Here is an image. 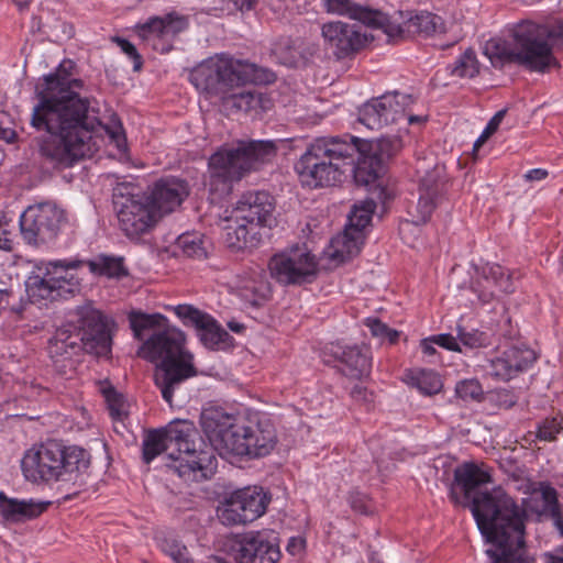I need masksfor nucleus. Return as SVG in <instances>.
<instances>
[{
    "instance_id": "obj_16",
    "label": "nucleus",
    "mask_w": 563,
    "mask_h": 563,
    "mask_svg": "<svg viewBox=\"0 0 563 563\" xmlns=\"http://www.w3.org/2000/svg\"><path fill=\"white\" fill-rule=\"evenodd\" d=\"M413 102L410 95L389 91L372 98L358 109V121L371 130H378L405 118L406 109Z\"/></svg>"
},
{
    "instance_id": "obj_46",
    "label": "nucleus",
    "mask_w": 563,
    "mask_h": 563,
    "mask_svg": "<svg viewBox=\"0 0 563 563\" xmlns=\"http://www.w3.org/2000/svg\"><path fill=\"white\" fill-rule=\"evenodd\" d=\"M563 431V417L547 418L538 428L537 438L541 441H555L556 435Z\"/></svg>"
},
{
    "instance_id": "obj_43",
    "label": "nucleus",
    "mask_w": 563,
    "mask_h": 563,
    "mask_svg": "<svg viewBox=\"0 0 563 563\" xmlns=\"http://www.w3.org/2000/svg\"><path fill=\"white\" fill-rule=\"evenodd\" d=\"M455 396L464 402H481L484 399V390L477 379H463L456 383Z\"/></svg>"
},
{
    "instance_id": "obj_57",
    "label": "nucleus",
    "mask_w": 563,
    "mask_h": 563,
    "mask_svg": "<svg viewBox=\"0 0 563 563\" xmlns=\"http://www.w3.org/2000/svg\"><path fill=\"white\" fill-rule=\"evenodd\" d=\"M13 297V290L9 282L0 276V312L9 307Z\"/></svg>"
},
{
    "instance_id": "obj_15",
    "label": "nucleus",
    "mask_w": 563,
    "mask_h": 563,
    "mask_svg": "<svg viewBox=\"0 0 563 563\" xmlns=\"http://www.w3.org/2000/svg\"><path fill=\"white\" fill-rule=\"evenodd\" d=\"M271 499V494L261 486L243 487L225 497L218 517L227 526L245 525L262 517Z\"/></svg>"
},
{
    "instance_id": "obj_35",
    "label": "nucleus",
    "mask_w": 563,
    "mask_h": 563,
    "mask_svg": "<svg viewBox=\"0 0 563 563\" xmlns=\"http://www.w3.org/2000/svg\"><path fill=\"white\" fill-rule=\"evenodd\" d=\"M272 55L284 66L297 67L299 65L297 38L280 36L273 43Z\"/></svg>"
},
{
    "instance_id": "obj_54",
    "label": "nucleus",
    "mask_w": 563,
    "mask_h": 563,
    "mask_svg": "<svg viewBox=\"0 0 563 563\" xmlns=\"http://www.w3.org/2000/svg\"><path fill=\"white\" fill-rule=\"evenodd\" d=\"M431 336L433 338L437 345L449 351L462 352L457 335L454 336L451 333H441Z\"/></svg>"
},
{
    "instance_id": "obj_31",
    "label": "nucleus",
    "mask_w": 563,
    "mask_h": 563,
    "mask_svg": "<svg viewBox=\"0 0 563 563\" xmlns=\"http://www.w3.org/2000/svg\"><path fill=\"white\" fill-rule=\"evenodd\" d=\"M90 273L109 278L121 279L129 275V271L124 265V258L120 256H110L100 254L95 260L85 262Z\"/></svg>"
},
{
    "instance_id": "obj_18",
    "label": "nucleus",
    "mask_w": 563,
    "mask_h": 563,
    "mask_svg": "<svg viewBox=\"0 0 563 563\" xmlns=\"http://www.w3.org/2000/svg\"><path fill=\"white\" fill-rule=\"evenodd\" d=\"M537 358L534 350L526 344H511L488 360L486 371L496 379L509 382L529 369Z\"/></svg>"
},
{
    "instance_id": "obj_2",
    "label": "nucleus",
    "mask_w": 563,
    "mask_h": 563,
    "mask_svg": "<svg viewBox=\"0 0 563 563\" xmlns=\"http://www.w3.org/2000/svg\"><path fill=\"white\" fill-rule=\"evenodd\" d=\"M62 67L44 77L42 89L36 88L38 102L31 125L48 134L40 142L41 155L56 166L71 167L97 151L95 131L101 122L90 115L93 108L89 98L76 91L84 86L82 80L62 74Z\"/></svg>"
},
{
    "instance_id": "obj_12",
    "label": "nucleus",
    "mask_w": 563,
    "mask_h": 563,
    "mask_svg": "<svg viewBox=\"0 0 563 563\" xmlns=\"http://www.w3.org/2000/svg\"><path fill=\"white\" fill-rule=\"evenodd\" d=\"M67 212L52 201L29 206L20 216L23 241L32 246L52 244L67 224Z\"/></svg>"
},
{
    "instance_id": "obj_48",
    "label": "nucleus",
    "mask_w": 563,
    "mask_h": 563,
    "mask_svg": "<svg viewBox=\"0 0 563 563\" xmlns=\"http://www.w3.org/2000/svg\"><path fill=\"white\" fill-rule=\"evenodd\" d=\"M162 20L165 24L166 40L175 38L189 25L188 19L185 15H179L177 13H168L165 16H162Z\"/></svg>"
},
{
    "instance_id": "obj_13",
    "label": "nucleus",
    "mask_w": 563,
    "mask_h": 563,
    "mask_svg": "<svg viewBox=\"0 0 563 563\" xmlns=\"http://www.w3.org/2000/svg\"><path fill=\"white\" fill-rule=\"evenodd\" d=\"M229 454L236 456L263 457L277 444V432L273 421L260 412L242 416L235 426Z\"/></svg>"
},
{
    "instance_id": "obj_47",
    "label": "nucleus",
    "mask_w": 563,
    "mask_h": 563,
    "mask_svg": "<svg viewBox=\"0 0 563 563\" xmlns=\"http://www.w3.org/2000/svg\"><path fill=\"white\" fill-rule=\"evenodd\" d=\"M539 490L541 493L542 500V508L539 511L541 516H549L550 514L561 509L558 499V492L554 487L550 484L541 483Z\"/></svg>"
},
{
    "instance_id": "obj_63",
    "label": "nucleus",
    "mask_w": 563,
    "mask_h": 563,
    "mask_svg": "<svg viewBox=\"0 0 563 563\" xmlns=\"http://www.w3.org/2000/svg\"><path fill=\"white\" fill-rule=\"evenodd\" d=\"M549 175L548 170L547 169H543V168H533V169H530L526 175H525V178L528 180V181H536V180H542L544 178H547Z\"/></svg>"
},
{
    "instance_id": "obj_41",
    "label": "nucleus",
    "mask_w": 563,
    "mask_h": 563,
    "mask_svg": "<svg viewBox=\"0 0 563 563\" xmlns=\"http://www.w3.org/2000/svg\"><path fill=\"white\" fill-rule=\"evenodd\" d=\"M177 244L188 257L197 260L207 257L205 240L199 233H184L177 239Z\"/></svg>"
},
{
    "instance_id": "obj_17",
    "label": "nucleus",
    "mask_w": 563,
    "mask_h": 563,
    "mask_svg": "<svg viewBox=\"0 0 563 563\" xmlns=\"http://www.w3.org/2000/svg\"><path fill=\"white\" fill-rule=\"evenodd\" d=\"M241 418L242 416L228 413L221 407L211 406L202 409L200 426L209 440V444L206 442L205 444L212 450L213 454L216 450L229 454L230 442L234 440L231 435L235 433V426Z\"/></svg>"
},
{
    "instance_id": "obj_33",
    "label": "nucleus",
    "mask_w": 563,
    "mask_h": 563,
    "mask_svg": "<svg viewBox=\"0 0 563 563\" xmlns=\"http://www.w3.org/2000/svg\"><path fill=\"white\" fill-rule=\"evenodd\" d=\"M408 382L417 387L419 391L427 396H432L438 394L442 387L443 383L438 373L430 369H419V371H409L407 374Z\"/></svg>"
},
{
    "instance_id": "obj_36",
    "label": "nucleus",
    "mask_w": 563,
    "mask_h": 563,
    "mask_svg": "<svg viewBox=\"0 0 563 563\" xmlns=\"http://www.w3.org/2000/svg\"><path fill=\"white\" fill-rule=\"evenodd\" d=\"M334 243L338 247H335L331 257L343 262L358 254L361 244L363 243V233L354 232L346 228L344 234L336 239Z\"/></svg>"
},
{
    "instance_id": "obj_40",
    "label": "nucleus",
    "mask_w": 563,
    "mask_h": 563,
    "mask_svg": "<svg viewBox=\"0 0 563 563\" xmlns=\"http://www.w3.org/2000/svg\"><path fill=\"white\" fill-rule=\"evenodd\" d=\"M460 346L475 350L487 347L492 344V335L488 332L478 329H466L462 325L456 328Z\"/></svg>"
},
{
    "instance_id": "obj_26",
    "label": "nucleus",
    "mask_w": 563,
    "mask_h": 563,
    "mask_svg": "<svg viewBox=\"0 0 563 563\" xmlns=\"http://www.w3.org/2000/svg\"><path fill=\"white\" fill-rule=\"evenodd\" d=\"M49 505V501L10 498L0 490V516L7 521L22 522L37 518Z\"/></svg>"
},
{
    "instance_id": "obj_27",
    "label": "nucleus",
    "mask_w": 563,
    "mask_h": 563,
    "mask_svg": "<svg viewBox=\"0 0 563 563\" xmlns=\"http://www.w3.org/2000/svg\"><path fill=\"white\" fill-rule=\"evenodd\" d=\"M401 29L399 34L387 35L389 40L405 38L410 34H418L423 36H432L446 32L443 19L434 13L421 11L411 15L402 24L393 21Z\"/></svg>"
},
{
    "instance_id": "obj_24",
    "label": "nucleus",
    "mask_w": 563,
    "mask_h": 563,
    "mask_svg": "<svg viewBox=\"0 0 563 563\" xmlns=\"http://www.w3.org/2000/svg\"><path fill=\"white\" fill-rule=\"evenodd\" d=\"M190 188L185 179L167 176L156 180L146 194L154 210L158 212L159 219L178 208L189 196Z\"/></svg>"
},
{
    "instance_id": "obj_1",
    "label": "nucleus",
    "mask_w": 563,
    "mask_h": 563,
    "mask_svg": "<svg viewBox=\"0 0 563 563\" xmlns=\"http://www.w3.org/2000/svg\"><path fill=\"white\" fill-rule=\"evenodd\" d=\"M401 147L400 139L382 136L363 140L353 135L320 136L314 139L295 164L302 185L310 188L334 186L347 173L357 186L368 187L372 197L355 203L349 213V225L363 233L371 223L378 200L385 203L389 194L379 181L386 173L387 162Z\"/></svg>"
},
{
    "instance_id": "obj_7",
    "label": "nucleus",
    "mask_w": 563,
    "mask_h": 563,
    "mask_svg": "<svg viewBox=\"0 0 563 563\" xmlns=\"http://www.w3.org/2000/svg\"><path fill=\"white\" fill-rule=\"evenodd\" d=\"M78 321L67 323L56 329L48 340V355L56 366L58 363L70 361L82 351L98 357L111 353V324L114 322L100 310L90 306L78 310Z\"/></svg>"
},
{
    "instance_id": "obj_23",
    "label": "nucleus",
    "mask_w": 563,
    "mask_h": 563,
    "mask_svg": "<svg viewBox=\"0 0 563 563\" xmlns=\"http://www.w3.org/2000/svg\"><path fill=\"white\" fill-rule=\"evenodd\" d=\"M274 197L265 190L244 192L236 201L233 212L236 221H243L260 230L274 221Z\"/></svg>"
},
{
    "instance_id": "obj_32",
    "label": "nucleus",
    "mask_w": 563,
    "mask_h": 563,
    "mask_svg": "<svg viewBox=\"0 0 563 563\" xmlns=\"http://www.w3.org/2000/svg\"><path fill=\"white\" fill-rule=\"evenodd\" d=\"M445 190V167L443 165H434L420 179L419 192L440 201Z\"/></svg>"
},
{
    "instance_id": "obj_64",
    "label": "nucleus",
    "mask_w": 563,
    "mask_h": 563,
    "mask_svg": "<svg viewBox=\"0 0 563 563\" xmlns=\"http://www.w3.org/2000/svg\"><path fill=\"white\" fill-rule=\"evenodd\" d=\"M548 517L553 520V523L556 527L560 536L563 537V515L561 509L550 514Z\"/></svg>"
},
{
    "instance_id": "obj_60",
    "label": "nucleus",
    "mask_w": 563,
    "mask_h": 563,
    "mask_svg": "<svg viewBox=\"0 0 563 563\" xmlns=\"http://www.w3.org/2000/svg\"><path fill=\"white\" fill-rule=\"evenodd\" d=\"M3 222L7 223L4 217L0 218V250L3 251H12L13 250V240L10 238V232L3 228Z\"/></svg>"
},
{
    "instance_id": "obj_61",
    "label": "nucleus",
    "mask_w": 563,
    "mask_h": 563,
    "mask_svg": "<svg viewBox=\"0 0 563 563\" xmlns=\"http://www.w3.org/2000/svg\"><path fill=\"white\" fill-rule=\"evenodd\" d=\"M227 3H232L234 9L240 11H250L255 8L257 0H222Z\"/></svg>"
},
{
    "instance_id": "obj_22",
    "label": "nucleus",
    "mask_w": 563,
    "mask_h": 563,
    "mask_svg": "<svg viewBox=\"0 0 563 563\" xmlns=\"http://www.w3.org/2000/svg\"><path fill=\"white\" fill-rule=\"evenodd\" d=\"M321 31L325 45L339 59L360 51L369 41L357 24L329 22L322 25Z\"/></svg>"
},
{
    "instance_id": "obj_59",
    "label": "nucleus",
    "mask_w": 563,
    "mask_h": 563,
    "mask_svg": "<svg viewBox=\"0 0 563 563\" xmlns=\"http://www.w3.org/2000/svg\"><path fill=\"white\" fill-rule=\"evenodd\" d=\"M434 345L435 342L432 336L424 338L420 341V349L423 355L430 358L431 363H435V357L438 356V351Z\"/></svg>"
},
{
    "instance_id": "obj_62",
    "label": "nucleus",
    "mask_w": 563,
    "mask_h": 563,
    "mask_svg": "<svg viewBox=\"0 0 563 563\" xmlns=\"http://www.w3.org/2000/svg\"><path fill=\"white\" fill-rule=\"evenodd\" d=\"M350 395L356 401H369L367 389L361 385L353 386Z\"/></svg>"
},
{
    "instance_id": "obj_55",
    "label": "nucleus",
    "mask_w": 563,
    "mask_h": 563,
    "mask_svg": "<svg viewBox=\"0 0 563 563\" xmlns=\"http://www.w3.org/2000/svg\"><path fill=\"white\" fill-rule=\"evenodd\" d=\"M366 325L369 328L371 333L373 336L380 339L382 341H385L386 334H388L389 327L382 322L377 318H368L366 320Z\"/></svg>"
},
{
    "instance_id": "obj_8",
    "label": "nucleus",
    "mask_w": 563,
    "mask_h": 563,
    "mask_svg": "<svg viewBox=\"0 0 563 563\" xmlns=\"http://www.w3.org/2000/svg\"><path fill=\"white\" fill-rule=\"evenodd\" d=\"M90 465V454L77 445L47 440L29 449L21 461L24 477L32 483L63 481L81 486Z\"/></svg>"
},
{
    "instance_id": "obj_5",
    "label": "nucleus",
    "mask_w": 563,
    "mask_h": 563,
    "mask_svg": "<svg viewBox=\"0 0 563 563\" xmlns=\"http://www.w3.org/2000/svg\"><path fill=\"white\" fill-rule=\"evenodd\" d=\"M172 445L178 456L169 453L166 466L185 482L205 481L216 472L217 457L190 420H174L165 428L148 430L142 443L143 462L150 464Z\"/></svg>"
},
{
    "instance_id": "obj_34",
    "label": "nucleus",
    "mask_w": 563,
    "mask_h": 563,
    "mask_svg": "<svg viewBox=\"0 0 563 563\" xmlns=\"http://www.w3.org/2000/svg\"><path fill=\"white\" fill-rule=\"evenodd\" d=\"M25 290L31 302H38L42 299L55 300L58 298L54 285H52L48 271L44 277L31 276L25 282Z\"/></svg>"
},
{
    "instance_id": "obj_6",
    "label": "nucleus",
    "mask_w": 563,
    "mask_h": 563,
    "mask_svg": "<svg viewBox=\"0 0 563 563\" xmlns=\"http://www.w3.org/2000/svg\"><path fill=\"white\" fill-rule=\"evenodd\" d=\"M511 36L514 47L501 40H490L485 44L484 54L494 68L516 64L530 71L544 74L552 66L559 65L553 55V46L563 47V21H525L512 29Z\"/></svg>"
},
{
    "instance_id": "obj_25",
    "label": "nucleus",
    "mask_w": 563,
    "mask_h": 563,
    "mask_svg": "<svg viewBox=\"0 0 563 563\" xmlns=\"http://www.w3.org/2000/svg\"><path fill=\"white\" fill-rule=\"evenodd\" d=\"M324 355L338 362L339 371L350 378L362 379L371 373L372 357L366 346L330 343L325 346Z\"/></svg>"
},
{
    "instance_id": "obj_52",
    "label": "nucleus",
    "mask_w": 563,
    "mask_h": 563,
    "mask_svg": "<svg viewBox=\"0 0 563 563\" xmlns=\"http://www.w3.org/2000/svg\"><path fill=\"white\" fill-rule=\"evenodd\" d=\"M111 140H113L119 150L125 148V135L121 121L117 115H112L111 125L103 126Z\"/></svg>"
},
{
    "instance_id": "obj_45",
    "label": "nucleus",
    "mask_w": 563,
    "mask_h": 563,
    "mask_svg": "<svg viewBox=\"0 0 563 563\" xmlns=\"http://www.w3.org/2000/svg\"><path fill=\"white\" fill-rule=\"evenodd\" d=\"M161 548L164 553L173 559L175 563H194L186 545L178 540L166 538L162 541Z\"/></svg>"
},
{
    "instance_id": "obj_58",
    "label": "nucleus",
    "mask_w": 563,
    "mask_h": 563,
    "mask_svg": "<svg viewBox=\"0 0 563 563\" xmlns=\"http://www.w3.org/2000/svg\"><path fill=\"white\" fill-rule=\"evenodd\" d=\"M506 113L507 109H501L494 114V117L488 121L485 130L483 131L484 137H489L493 133H495L498 130Z\"/></svg>"
},
{
    "instance_id": "obj_28",
    "label": "nucleus",
    "mask_w": 563,
    "mask_h": 563,
    "mask_svg": "<svg viewBox=\"0 0 563 563\" xmlns=\"http://www.w3.org/2000/svg\"><path fill=\"white\" fill-rule=\"evenodd\" d=\"M84 264L80 260H58L49 263L47 271L58 298H65L79 290V278L69 271L77 269Z\"/></svg>"
},
{
    "instance_id": "obj_3",
    "label": "nucleus",
    "mask_w": 563,
    "mask_h": 563,
    "mask_svg": "<svg viewBox=\"0 0 563 563\" xmlns=\"http://www.w3.org/2000/svg\"><path fill=\"white\" fill-rule=\"evenodd\" d=\"M130 328L136 340L143 341L137 355L155 363L154 382L163 399L172 407L174 400L185 397L184 384L198 375L194 355L185 349V334L167 325V318L158 312L131 310Z\"/></svg>"
},
{
    "instance_id": "obj_42",
    "label": "nucleus",
    "mask_w": 563,
    "mask_h": 563,
    "mask_svg": "<svg viewBox=\"0 0 563 563\" xmlns=\"http://www.w3.org/2000/svg\"><path fill=\"white\" fill-rule=\"evenodd\" d=\"M134 32L144 42L166 40L165 24L162 16H151L144 23H137Z\"/></svg>"
},
{
    "instance_id": "obj_29",
    "label": "nucleus",
    "mask_w": 563,
    "mask_h": 563,
    "mask_svg": "<svg viewBox=\"0 0 563 563\" xmlns=\"http://www.w3.org/2000/svg\"><path fill=\"white\" fill-rule=\"evenodd\" d=\"M454 482L463 490L464 497L471 499L472 494L481 486L490 483L488 472L478 467L475 463H464L454 471Z\"/></svg>"
},
{
    "instance_id": "obj_19",
    "label": "nucleus",
    "mask_w": 563,
    "mask_h": 563,
    "mask_svg": "<svg viewBox=\"0 0 563 563\" xmlns=\"http://www.w3.org/2000/svg\"><path fill=\"white\" fill-rule=\"evenodd\" d=\"M238 544V563H277L280 559L278 537L273 531L247 532Z\"/></svg>"
},
{
    "instance_id": "obj_10",
    "label": "nucleus",
    "mask_w": 563,
    "mask_h": 563,
    "mask_svg": "<svg viewBox=\"0 0 563 563\" xmlns=\"http://www.w3.org/2000/svg\"><path fill=\"white\" fill-rule=\"evenodd\" d=\"M189 79L199 91L210 96H221L232 108L240 111L246 112L253 109L258 101L257 96L245 88L230 93L234 88H240L253 80L246 69L233 59L210 57L190 71Z\"/></svg>"
},
{
    "instance_id": "obj_49",
    "label": "nucleus",
    "mask_w": 563,
    "mask_h": 563,
    "mask_svg": "<svg viewBox=\"0 0 563 563\" xmlns=\"http://www.w3.org/2000/svg\"><path fill=\"white\" fill-rule=\"evenodd\" d=\"M110 416L115 420H122L125 416L124 399L113 388L103 390Z\"/></svg>"
},
{
    "instance_id": "obj_21",
    "label": "nucleus",
    "mask_w": 563,
    "mask_h": 563,
    "mask_svg": "<svg viewBox=\"0 0 563 563\" xmlns=\"http://www.w3.org/2000/svg\"><path fill=\"white\" fill-rule=\"evenodd\" d=\"M323 5L328 13L346 15L360 21L365 26L382 30L386 35L401 32V29L384 12L360 5L353 0H323Z\"/></svg>"
},
{
    "instance_id": "obj_38",
    "label": "nucleus",
    "mask_w": 563,
    "mask_h": 563,
    "mask_svg": "<svg viewBox=\"0 0 563 563\" xmlns=\"http://www.w3.org/2000/svg\"><path fill=\"white\" fill-rule=\"evenodd\" d=\"M452 76L460 78H474L479 73V64L476 53L472 48H467L461 54L452 66H449Z\"/></svg>"
},
{
    "instance_id": "obj_37",
    "label": "nucleus",
    "mask_w": 563,
    "mask_h": 563,
    "mask_svg": "<svg viewBox=\"0 0 563 563\" xmlns=\"http://www.w3.org/2000/svg\"><path fill=\"white\" fill-rule=\"evenodd\" d=\"M478 274L489 285L494 286L501 292H512L514 285L511 276L498 264H486L484 265Z\"/></svg>"
},
{
    "instance_id": "obj_14",
    "label": "nucleus",
    "mask_w": 563,
    "mask_h": 563,
    "mask_svg": "<svg viewBox=\"0 0 563 563\" xmlns=\"http://www.w3.org/2000/svg\"><path fill=\"white\" fill-rule=\"evenodd\" d=\"M272 277L283 286L312 284L319 274V261L307 246L296 245L272 256Z\"/></svg>"
},
{
    "instance_id": "obj_20",
    "label": "nucleus",
    "mask_w": 563,
    "mask_h": 563,
    "mask_svg": "<svg viewBox=\"0 0 563 563\" xmlns=\"http://www.w3.org/2000/svg\"><path fill=\"white\" fill-rule=\"evenodd\" d=\"M175 311L185 324L195 327L205 346L220 349L232 345L233 338L210 314L188 305H179Z\"/></svg>"
},
{
    "instance_id": "obj_39",
    "label": "nucleus",
    "mask_w": 563,
    "mask_h": 563,
    "mask_svg": "<svg viewBox=\"0 0 563 563\" xmlns=\"http://www.w3.org/2000/svg\"><path fill=\"white\" fill-rule=\"evenodd\" d=\"M74 26L59 16L47 11L45 21V36L53 42H62L74 36Z\"/></svg>"
},
{
    "instance_id": "obj_50",
    "label": "nucleus",
    "mask_w": 563,
    "mask_h": 563,
    "mask_svg": "<svg viewBox=\"0 0 563 563\" xmlns=\"http://www.w3.org/2000/svg\"><path fill=\"white\" fill-rule=\"evenodd\" d=\"M113 41L118 44V46L121 48V51L129 58L132 59V62H133V70L134 71H140L142 69V67H143V58L140 55V53L137 52L135 45L132 44L126 38H122V37H119V36L114 37Z\"/></svg>"
},
{
    "instance_id": "obj_53",
    "label": "nucleus",
    "mask_w": 563,
    "mask_h": 563,
    "mask_svg": "<svg viewBox=\"0 0 563 563\" xmlns=\"http://www.w3.org/2000/svg\"><path fill=\"white\" fill-rule=\"evenodd\" d=\"M297 47L299 51V64L301 62H308L309 59L314 57L320 51V47L317 43L302 41L299 38H297Z\"/></svg>"
},
{
    "instance_id": "obj_9",
    "label": "nucleus",
    "mask_w": 563,
    "mask_h": 563,
    "mask_svg": "<svg viewBox=\"0 0 563 563\" xmlns=\"http://www.w3.org/2000/svg\"><path fill=\"white\" fill-rule=\"evenodd\" d=\"M276 154V143L264 140H241L235 147L217 151L208 162L210 191L220 196L228 195L234 181L258 169Z\"/></svg>"
},
{
    "instance_id": "obj_44",
    "label": "nucleus",
    "mask_w": 563,
    "mask_h": 563,
    "mask_svg": "<svg viewBox=\"0 0 563 563\" xmlns=\"http://www.w3.org/2000/svg\"><path fill=\"white\" fill-rule=\"evenodd\" d=\"M438 203L439 200L420 194L417 203L409 210L411 222L415 224L426 223L430 219Z\"/></svg>"
},
{
    "instance_id": "obj_11",
    "label": "nucleus",
    "mask_w": 563,
    "mask_h": 563,
    "mask_svg": "<svg viewBox=\"0 0 563 563\" xmlns=\"http://www.w3.org/2000/svg\"><path fill=\"white\" fill-rule=\"evenodd\" d=\"M112 201L121 230L129 238L148 232L159 220L146 194L133 183H119L113 188Z\"/></svg>"
},
{
    "instance_id": "obj_56",
    "label": "nucleus",
    "mask_w": 563,
    "mask_h": 563,
    "mask_svg": "<svg viewBox=\"0 0 563 563\" xmlns=\"http://www.w3.org/2000/svg\"><path fill=\"white\" fill-rule=\"evenodd\" d=\"M350 505L354 511H357L362 515H367L369 512V508L367 505L366 496L356 492L352 493L349 498Z\"/></svg>"
},
{
    "instance_id": "obj_30",
    "label": "nucleus",
    "mask_w": 563,
    "mask_h": 563,
    "mask_svg": "<svg viewBox=\"0 0 563 563\" xmlns=\"http://www.w3.org/2000/svg\"><path fill=\"white\" fill-rule=\"evenodd\" d=\"M260 241V230L246 222L236 221V225H228L225 228L224 242L233 251L255 247Z\"/></svg>"
},
{
    "instance_id": "obj_51",
    "label": "nucleus",
    "mask_w": 563,
    "mask_h": 563,
    "mask_svg": "<svg viewBox=\"0 0 563 563\" xmlns=\"http://www.w3.org/2000/svg\"><path fill=\"white\" fill-rule=\"evenodd\" d=\"M490 399L498 407L510 409L517 404L518 396L511 389L499 388L490 393Z\"/></svg>"
},
{
    "instance_id": "obj_4",
    "label": "nucleus",
    "mask_w": 563,
    "mask_h": 563,
    "mask_svg": "<svg viewBox=\"0 0 563 563\" xmlns=\"http://www.w3.org/2000/svg\"><path fill=\"white\" fill-rule=\"evenodd\" d=\"M471 510L486 542L489 563H532L526 545L527 514L501 489L482 492L471 499Z\"/></svg>"
}]
</instances>
